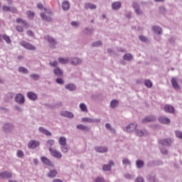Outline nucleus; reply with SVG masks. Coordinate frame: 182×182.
<instances>
[{"instance_id": "f257e3e1", "label": "nucleus", "mask_w": 182, "mask_h": 182, "mask_svg": "<svg viewBox=\"0 0 182 182\" xmlns=\"http://www.w3.org/2000/svg\"><path fill=\"white\" fill-rule=\"evenodd\" d=\"M44 39L47 41L49 43L50 48L51 49H56V45H58V41L53 37L50 36H44Z\"/></svg>"}, {"instance_id": "f03ea898", "label": "nucleus", "mask_w": 182, "mask_h": 182, "mask_svg": "<svg viewBox=\"0 0 182 182\" xmlns=\"http://www.w3.org/2000/svg\"><path fill=\"white\" fill-rule=\"evenodd\" d=\"M2 130L4 133H11L14 130V124L11 122H5L3 124Z\"/></svg>"}, {"instance_id": "7ed1b4c3", "label": "nucleus", "mask_w": 182, "mask_h": 182, "mask_svg": "<svg viewBox=\"0 0 182 182\" xmlns=\"http://www.w3.org/2000/svg\"><path fill=\"white\" fill-rule=\"evenodd\" d=\"M20 45L28 50H36V47L25 41H20Z\"/></svg>"}, {"instance_id": "20e7f679", "label": "nucleus", "mask_w": 182, "mask_h": 182, "mask_svg": "<svg viewBox=\"0 0 182 182\" xmlns=\"http://www.w3.org/2000/svg\"><path fill=\"white\" fill-rule=\"evenodd\" d=\"M15 102L18 105H23L25 103V96L21 93L17 94L15 96Z\"/></svg>"}, {"instance_id": "39448f33", "label": "nucleus", "mask_w": 182, "mask_h": 182, "mask_svg": "<svg viewBox=\"0 0 182 182\" xmlns=\"http://www.w3.org/2000/svg\"><path fill=\"white\" fill-rule=\"evenodd\" d=\"M69 63L73 65V66H77V65H80L82 63V59L77 57L70 58Z\"/></svg>"}, {"instance_id": "423d86ee", "label": "nucleus", "mask_w": 182, "mask_h": 182, "mask_svg": "<svg viewBox=\"0 0 182 182\" xmlns=\"http://www.w3.org/2000/svg\"><path fill=\"white\" fill-rule=\"evenodd\" d=\"M49 151L53 157L55 159H62V153L56 149H53V148H49Z\"/></svg>"}, {"instance_id": "0eeeda50", "label": "nucleus", "mask_w": 182, "mask_h": 182, "mask_svg": "<svg viewBox=\"0 0 182 182\" xmlns=\"http://www.w3.org/2000/svg\"><path fill=\"white\" fill-rule=\"evenodd\" d=\"M114 166L113 161H109L107 164L102 165L103 171H112V166Z\"/></svg>"}, {"instance_id": "6e6552de", "label": "nucleus", "mask_w": 182, "mask_h": 182, "mask_svg": "<svg viewBox=\"0 0 182 182\" xmlns=\"http://www.w3.org/2000/svg\"><path fill=\"white\" fill-rule=\"evenodd\" d=\"M41 144V143H39L38 141L36 140H31L28 142V149H36V147H39V145Z\"/></svg>"}, {"instance_id": "1a4fd4ad", "label": "nucleus", "mask_w": 182, "mask_h": 182, "mask_svg": "<svg viewBox=\"0 0 182 182\" xmlns=\"http://www.w3.org/2000/svg\"><path fill=\"white\" fill-rule=\"evenodd\" d=\"M1 9L4 12H13L15 13L16 12V11H18L16 9V8L14 7V6H3L1 7Z\"/></svg>"}, {"instance_id": "9d476101", "label": "nucleus", "mask_w": 182, "mask_h": 182, "mask_svg": "<svg viewBox=\"0 0 182 182\" xmlns=\"http://www.w3.org/2000/svg\"><path fill=\"white\" fill-rule=\"evenodd\" d=\"M158 120L159 123H161L162 124H170V119L166 117L161 115L159 117Z\"/></svg>"}, {"instance_id": "9b49d317", "label": "nucleus", "mask_w": 182, "mask_h": 182, "mask_svg": "<svg viewBox=\"0 0 182 182\" xmlns=\"http://www.w3.org/2000/svg\"><path fill=\"white\" fill-rule=\"evenodd\" d=\"M136 127H137V124L135 123L129 124L126 127H124V132H134V130H136Z\"/></svg>"}, {"instance_id": "f8f14e48", "label": "nucleus", "mask_w": 182, "mask_h": 182, "mask_svg": "<svg viewBox=\"0 0 182 182\" xmlns=\"http://www.w3.org/2000/svg\"><path fill=\"white\" fill-rule=\"evenodd\" d=\"M95 150L97 153H107L109 149L107 146H95Z\"/></svg>"}, {"instance_id": "ddd939ff", "label": "nucleus", "mask_w": 182, "mask_h": 182, "mask_svg": "<svg viewBox=\"0 0 182 182\" xmlns=\"http://www.w3.org/2000/svg\"><path fill=\"white\" fill-rule=\"evenodd\" d=\"M27 97L32 100L33 102H35V100H38V95L33 92H27Z\"/></svg>"}, {"instance_id": "4468645a", "label": "nucleus", "mask_w": 182, "mask_h": 182, "mask_svg": "<svg viewBox=\"0 0 182 182\" xmlns=\"http://www.w3.org/2000/svg\"><path fill=\"white\" fill-rule=\"evenodd\" d=\"M38 132L41 134H45V136H52V132H49V130L45 129V127H40L38 128Z\"/></svg>"}, {"instance_id": "2eb2a0df", "label": "nucleus", "mask_w": 182, "mask_h": 182, "mask_svg": "<svg viewBox=\"0 0 182 182\" xmlns=\"http://www.w3.org/2000/svg\"><path fill=\"white\" fill-rule=\"evenodd\" d=\"M158 141L161 146H170L171 144V139H159Z\"/></svg>"}, {"instance_id": "dca6fc26", "label": "nucleus", "mask_w": 182, "mask_h": 182, "mask_svg": "<svg viewBox=\"0 0 182 182\" xmlns=\"http://www.w3.org/2000/svg\"><path fill=\"white\" fill-rule=\"evenodd\" d=\"M95 32V29L93 28L86 27L83 29L82 33L87 36H90V35H93Z\"/></svg>"}, {"instance_id": "f3484780", "label": "nucleus", "mask_w": 182, "mask_h": 182, "mask_svg": "<svg viewBox=\"0 0 182 182\" xmlns=\"http://www.w3.org/2000/svg\"><path fill=\"white\" fill-rule=\"evenodd\" d=\"M41 161L46 166H48L49 167H53V164L52 163V161H50V160L45 156L41 157Z\"/></svg>"}, {"instance_id": "a211bd4d", "label": "nucleus", "mask_w": 182, "mask_h": 182, "mask_svg": "<svg viewBox=\"0 0 182 182\" xmlns=\"http://www.w3.org/2000/svg\"><path fill=\"white\" fill-rule=\"evenodd\" d=\"M53 73L55 76L60 77V76H63V70L60 69L59 67H56L53 70Z\"/></svg>"}, {"instance_id": "6ab92c4d", "label": "nucleus", "mask_w": 182, "mask_h": 182, "mask_svg": "<svg viewBox=\"0 0 182 182\" xmlns=\"http://www.w3.org/2000/svg\"><path fill=\"white\" fill-rule=\"evenodd\" d=\"M154 120H156L154 115H151L144 118L141 120V123H150L151 122H154Z\"/></svg>"}, {"instance_id": "aec40b11", "label": "nucleus", "mask_w": 182, "mask_h": 182, "mask_svg": "<svg viewBox=\"0 0 182 182\" xmlns=\"http://www.w3.org/2000/svg\"><path fill=\"white\" fill-rule=\"evenodd\" d=\"M65 89L69 90L70 92H75V90H76V85L73 83L66 84L65 85Z\"/></svg>"}, {"instance_id": "412c9836", "label": "nucleus", "mask_w": 182, "mask_h": 182, "mask_svg": "<svg viewBox=\"0 0 182 182\" xmlns=\"http://www.w3.org/2000/svg\"><path fill=\"white\" fill-rule=\"evenodd\" d=\"M120 8H122V2L114 1L112 4V9L113 11H119Z\"/></svg>"}, {"instance_id": "4be33fe9", "label": "nucleus", "mask_w": 182, "mask_h": 182, "mask_svg": "<svg viewBox=\"0 0 182 182\" xmlns=\"http://www.w3.org/2000/svg\"><path fill=\"white\" fill-rule=\"evenodd\" d=\"M14 97H15V94L12 92H9L4 97L5 103H9V102H11V100H12Z\"/></svg>"}, {"instance_id": "5701e85b", "label": "nucleus", "mask_w": 182, "mask_h": 182, "mask_svg": "<svg viewBox=\"0 0 182 182\" xmlns=\"http://www.w3.org/2000/svg\"><path fill=\"white\" fill-rule=\"evenodd\" d=\"M12 173L11 172L4 171L0 173V178H11Z\"/></svg>"}, {"instance_id": "b1692460", "label": "nucleus", "mask_w": 182, "mask_h": 182, "mask_svg": "<svg viewBox=\"0 0 182 182\" xmlns=\"http://www.w3.org/2000/svg\"><path fill=\"white\" fill-rule=\"evenodd\" d=\"M60 114L63 117H68L69 119H72V117H73V113L69 111H63L60 112Z\"/></svg>"}, {"instance_id": "393cba45", "label": "nucleus", "mask_w": 182, "mask_h": 182, "mask_svg": "<svg viewBox=\"0 0 182 182\" xmlns=\"http://www.w3.org/2000/svg\"><path fill=\"white\" fill-rule=\"evenodd\" d=\"M57 174H58V171H56L55 169H51L47 173V176L49 177V178H54V177H56Z\"/></svg>"}, {"instance_id": "a878e982", "label": "nucleus", "mask_w": 182, "mask_h": 182, "mask_svg": "<svg viewBox=\"0 0 182 182\" xmlns=\"http://www.w3.org/2000/svg\"><path fill=\"white\" fill-rule=\"evenodd\" d=\"M164 110L166 113H174V107L170 105H166L164 107Z\"/></svg>"}, {"instance_id": "bb28decb", "label": "nucleus", "mask_w": 182, "mask_h": 182, "mask_svg": "<svg viewBox=\"0 0 182 182\" xmlns=\"http://www.w3.org/2000/svg\"><path fill=\"white\" fill-rule=\"evenodd\" d=\"M171 82L173 87H174L176 90H178V89H180V85H178L176 78L173 77Z\"/></svg>"}, {"instance_id": "cd10ccee", "label": "nucleus", "mask_w": 182, "mask_h": 182, "mask_svg": "<svg viewBox=\"0 0 182 182\" xmlns=\"http://www.w3.org/2000/svg\"><path fill=\"white\" fill-rule=\"evenodd\" d=\"M152 29H153L154 32H155L157 35H161V33L163 32V30L159 26H154L152 27Z\"/></svg>"}, {"instance_id": "c85d7f7f", "label": "nucleus", "mask_w": 182, "mask_h": 182, "mask_svg": "<svg viewBox=\"0 0 182 182\" xmlns=\"http://www.w3.org/2000/svg\"><path fill=\"white\" fill-rule=\"evenodd\" d=\"M76 128L78 130H82V132H89V130H90V129L88 127L85 126L83 124H78L76 126Z\"/></svg>"}, {"instance_id": "c756f323", "label": "nucleus", "mask_w": 182, "mask_h": 182, "mask_svg": "<svg viewBox=\"0 0 182 182\" xmlns=\"http://www.w3.org/2000/svg\"><path fill=\"white\" fill-rule=\"evenodd\" d=\"M84 8L85 9H96V8H97V6H96L95 4H93L92 3H86L84 5Z\"/></svg>"}, {"instance_id": "7c9ffc66", "label": "nucleus", "mask_w": 182, "mask_h": 182, "mask_svg": "<svg viewBox=\"0 0 182 182\" xmlns=\"http://www.w3.org/2000/svg\"><path fill=\"white\" fill-rule=\"evenodd\" d=\"M40 16L43 21H46L47 22H50L52 21L50 16H48L43 13H41Z\"/></svg>"}, {"instance_id": "2f4dec72", "label": "nucleus", "mask_w": 182, "mask_h": 182, "mask_svg": "<svg viewBox=\"0 0 182 182\" xmlns=\"http://www.w3.org/2000/svg\"><path fill=\"white\" fill-rule=\"evenodd\" d=\"M123 59L124 60L132 62V60H133V55L130 53H127L123 56Z\"/></svg>"}, {"instance_id": "473e14b6", "label": "nucleus", "mask_w": 182, "mask_h": 182, "mask_svg": "<svg viewBox=\"0 0 182 182\" xmlns=\"http://www.w3.org/2000/svg\"><path fill=\"white\" fill-rule=\"evenodd\" d=\"M135 133L136 136H139V137H143V136L146 134V131L141 129H136Z\"/></svg>"}, {"instance_id": "72a5a7b5", "label": "nucleus", "mask_w": 182, "mask_h": 182, "mask_svg": "<svg viewBox=\"0 0 182 182\" xmlns=\"http://www.w3.org/2000/svg\"><path fill=\"white\" fill-rule=\"evenodd\" d=\"M70 5L69 4L68 1H63L62 4V8L64 11H69Z\"/></svg>"}, {"instance_id": "f704fd0d", "label": "nucleus", "mask_w": 182, "mask_h": 182, "mask_svg": "<svg viewBox=\"0 0 182 182\" xmlns=\"http://www.w3.org/2000/svg\"><path fill=\"white\" fill-rule=\"evenodd\" d=\"M58 143L60 146H65L66 145V137L65 136H60L58 139Z\"/></svg>"}, {"instance_id": "c9c22d12", "label": "nucleus", "mask_w": 182, "mask_h": 182, "mask_svg": "<svg viewBox=\"0 0 182 182\" xmlns=\"http://www.w3.org/2000/svg\"><path fill=\"white\" fill-rule=\"evenodd\" d=\"M70 147L69 145L65 144V145H62L60 146V150L63 153H68V151H69Z\"/></svg>"}, {"instance_id": "e433bc0d", "label": "nucleus", "mask_w": 182, "mask_h": 182, "mask_svg": "<svg viewBox=\"0 0 182 182\" xmlns=\"http://www.w3.org/2000/svg\"><path fill=\"white\" fill-rule=\"evenodd\" d=\"M147 180L149 182H159L157 178H156V176L154 175H149L147 176Z\"/></svg>"}, {"instance_id": "4c0bfd02", "label": "nucleus", "mask_w": 182, "mask_h": 182, "mask_svg": "<svg viewBox=\"0 0 182 182\" xmlns=\"http://www.w3.org/2000/svg\"><path fill=\"white\" fill-rule=\"evenodd\" d=\"M18 72H19V73H24V75H26L28 70V68L21 66L18 68Z\"/></svg>"}, {"instance_id": "58836bf2", "label": "nucleus", "mask_w": 182, "mask_h": 182, "mask_svg": "<svg viewBox=\"0 0 182 182\" xmlns=\"http://www.w3.org/2000/svg\"><path fill=\"white\" fill-rule=\"evenodd\" d=\"M58 62L61 63V65H66L69 62V58H58Z\"/></svg>"}, {"instance_id": "ea45409f", "label": "nucleus", "mask_w": 182, "mask_h": 182, "mask_svg": "<svg viewBox=\"0 0 182 182\" xmlns=\"http://www.w3.org/2000/svg\"><path fill=\"white\" fill-rule=\"evenodd\" d=\"M136 166L137 168H141V167H143L144 166V161H143L140 159H138L136 161Z\"/></svg>"}, {"instance_id": "a19ab883", "label": "nucleus", "mask_w": 182, "mask_h": 182, "mask_svg": "<svg viewBox=\"0 0 182 182\" xmlns=\"http://www.w3.org/2000/svg\"><path fill=\"white\" fill-rule=\"evenodd\" d=\"M122 164L124 166H131L132 165V161H130V160H129V159L127 158H124L122 159Z\"/></svg>"}, {"instance_id": "79ce46f5", "label": "nucleus", "mask_w": 182, "mask_h": 182, "mask_svg": "<svg viewBox=\"0 0 182 182\" xmlns=\"http://www.w3.org/2000/svg\"><path fill=\"white\" fill-rule=\"evenodd\" d=\"M118 105H119V101H117V100H113L110 102V107H112V109H114V107H116Z\"/></svg>"}, {"instance_id": "37998d69", "label": "nucleus", "mask_w": 182, "mask_h": 182, "mask_svg": "<svg viewBox=\"0 0 182 182\" xmlns=\"http://www.w3.org/2000/svg\"><path fill=\"white\" fill-rule=\"evenodd\" d=\"M105 127L107 130H109V132H112V133H114L116 132V129H114V128L112 127V125H110V124L107 123L105 124Z\"/></svg>"}, {"instance_id": "c03bdc74", "label": "nucleus", "mask_w": 182, "mask_h": 182, "mask_svg": "<svg viewBox=\"0 0 182 182\" xmlns=\"http://www.w3.org/2000/svg\"><path fill=\"white\" fill-rule=\"evenodd\" d=\"M46 144H47L48 149H52V146H53V144H55V140L49 139L47 141Z\"/></svg>"}, {"instance_id": "a18cd8bd", "label": "nucleus", "mask_w": 182, "mask_h": 182, "mask_svg": "<svg viewBox=\"0 0 182 182\" xmlns=\"http://www.w3.org/2000/svg\"><path fill=\"white\" fill-rule=\"evenodd\" d=\"M26 14L30 19H33V18H35V13H33V11H27Z\"/></svg>"}, {"instance_id": "49530a36", "label": "nucleus", "mask_w": 182, "mask_h": 182, "mask_svg": "<svg viewBox=\"0 0 182 182\" xmlns=\"http://www.w3.org/2000/svg\"><path fill=\"white\" fill-rule=\"evenodd\" d=\"M3 39L6 42V43L9 44V43H12V41L11 40V38L9 36L6 35V34H4L3 36Z\"/></svg>"}, {"instance_id": "de8ad7c7", "label": "nucleus", "mask_w": 182, "mask_h": 182, "mask_svg": "<svg viewBox=\"0 0 182 182\" xmlns=\"http://www.w3.org/2000/svg\"><path fill=\"white\" fill-rule=\"evenodd\" d=\"M48 65L49 66H51V68H58L59 63H58L57 60H54V61L50 62Z\"/></svg>"}, {"instance_id": "09e8293b", "label": "nucleus", "mask_w": 182, "mask_h": 182, "mask_svg": "<svg viewBox=\"0 0 182 182\" xmlns=\"http://www.w3.org/2000/svg\"><path fill=\"white\" fill-rule=\"evenodd\" d=\"M16 156L19 159H22V157H23V156H25V154L22 151V150H17Z\"/></svg>"}, {"instance_id": "8fccbe9b", "label": "nucleus", "mask_w": 182, "mask_h": 182, "mask_svg": "<svg viewBox=\"0 0 182 182\" xmlns=\"http://www.w3.org/2000/svg\"><path fill=\"white\" fill-rule=\"evenodd\" d=\"M92 46L93 48H97V46H102V41H95V42L92 44Z\"/></svg>"}, {"instance_id": "3c124183", "label": "nucleus", "mask_w": 182, "mask_h": 182, "mask_svg": "<svg viewBox=\"0 0 182 182\" xmlns=\"http://www.w3.org/2000/svg\"><path fill=\"white\" fill-rule=\"evenodd\" d=\"M80 109L82 110V112H87V107L84 103L80 104Z\"/></svg>"}, {"instance_id": "603ef678", "label": "nucleus", "mask_w": 182, "mask_h": 182, "mask_svg": "<svg viewBox=\"0 0 182 182\" xmlns=\"http://www.w3.org/2000/svg\"><path fill=\"white\" fill-rule=\"evenodd\" d=\"M159 11L160 14H162V15H166V7L161 6L159 7Z\"/></svg>"}, {"instance_id": "864d4df0", "label": "nucleus", "mask_w": 182, "mask_h": 182, "mask_svg": "<svg viewBox=\"0 0 182 182\" xmlns=\"http://www.w3.org/2000/svg\"><path fill=\"white\" fill-rule=\"evenodd\" d=\"M133 9H134V11H136L137 9H140V5H139L137 4V2L134 1L132 4Z\"/></svg>"}, {"instance_id": "5fc2aeb1", "label": "nucleus", "mask_w": 182, "mask_h": 182, "mask_svg": "<svg viewBox=\"0 0 182 182\" xmlns=\"http://www.w3.org/2000/svg\"><path fill=\"white\" fill-rule=\"evenodd\" d=\"M144 85L146 86V87H151L153 86L151 81L149 80H145Z\"/></svg>"}, {"instance_id": "6e6d98bb", "label": "nucleus", "mask_w": 182, "mask_h": 182, "mask_svg": "<svg viewBox=\"0 0 182 182\" xmlns=\"http://www.w3.org/2000/svg\"><path fill=\"white\" fill-rule=\"evenodd\" d=\"M175 135L178 139L182 140V132L181 131H175Z\"/></svg>"}, {"instance_id": "4d7b16f0", "label": "nucleus", "mask_w": 182, "mask_h": 182, "mask_svg": "<svg viewBox=\"0 0 182 182\" xmlns=\"http://www.w3.org/2000/svg\"><path fill=\"white\" fill-rule=\"evenodd\" d=\"M30 77H31V79H33V80H38V79L41 77V75H39L38 74H31L30 75Z\"/></svg>"}, {"instance_id": "13d9d810", "label": "nucleus", "mask_w": 182, "mask_h": 182, "mask_svg": "<svg viewBox=\"0 0 182 182\" xmlns=\"http://www.w3.org/2000/svg\"><path fill=\"white\" fill-rule=\"evenodd\" d=\"M71 26H74L75 28H79L80 26V23L78 21H72L70 23Z\"/></svg>"}, {"instance_id": "bf43d9fd", "label": "nucleus", "mask_w": 182, "mask_h": 182, "mask_svg": "<svg viewBox=\"0 0 182 182\" xmlns=\"http://www.w3.org/2000/svg\"><path fill=\"white\" fill-rule=\"evenodd\" d=\"M139 41L141 42H149V38L144 36H139Z\"/></svg>"}, {"instance_id": "052dcab7", "label": "nucleus", "mask_w": 182, "mask_h": 182, "mask_svg": "<svg viewBox=\"0 0 182 182\" xmlns=\"http://www.w3.org/2000/svg\"><path fill=\"white\" fill-rule=\"evenodd\" d=\"M124 177H125V178L127 180H133L134 178V176H132L130 173H125Z\"/></svg>"}, {"instance_id": "680f3d73", "label": "nucleus", "mask_w": 182, "mask_h": 182, "mask_svg": "<svg viewBox=\"0 0 182 182\" xmlns=\"http://www.w3.org/2000/svg\"><path fill=\"white\" fill-rule=\"evenodd\" d=\"M134 12L138 16H141V15H143V11H141L140 8L135 10Z\"/></svg>"}, {"instance_id": "e2e57ef3", "label": "nucleus", "mask_w": 182, "mask_h": 182, "mask_svg": "<svg viewBox=\"0 0 182 182\" xmlns=\"http://www.w3.org/2000/svg\"><path fill=\"white\" fill-rule=\"evenodd\" d=\"M55 82L58 83V85H63L65 83V81L62 78H57Z\"/></svg>"}, {"instance_id": "0e129e2a", "label": "nucleus", "mask_w": 182, "mask_h": 182, "mask_svg": "<svg viewBox=\"0 0 182 182\" xmlns=\"http://www.w3.org/2000/svg\"><path fill=\"white\" fill-rule=\"evenodd\" d=\"M82 122H86L87 123H92L93 119L85 117L82 118Z\"/></svg>"}, {"instance_id": "69168bd1", "label": "nucleus", "mask_w": 182, "mask_h": 182, "mask_svg": "<svg viewBox=\"0 0 182 182\" xmlns=\"http://www.w3.org/2000/svg\"><path fill=\"white\" fill-rule=\"evenodd\" d=\"M161 153L162 154L167 155L168 154V151L167 150V149L162 147L161 148Z\"/></svg>"}, {"instance_id": "338daca9", "label": "nucleus", "mask_w": 182, "mask_h": 182, "mask_svg": "<svg viewBox=\"0 0 182 182\" xmlns=\"http://www.w3.org/2000/svg\"><path fill=\"white\" fill-rule=\"evenodd\" d=\"M95 182H106L105 181V178H102V177H97L95 180Z\"/></svg>"}, {"instance_id": "774afa93", "label": "nucleus", "mask_w": 182, "mask_h": 182, "mask_svg": "<svg viewBox=\"0 0 182 182\" xmlns=\"http://www.w3.org/2000/svg\"><path fill=\"white\" fill-rule=\"evenodd\" d=\"M144 179L141 176H139L135 179V182H144Z\"/></svg>"}]
</instances>
